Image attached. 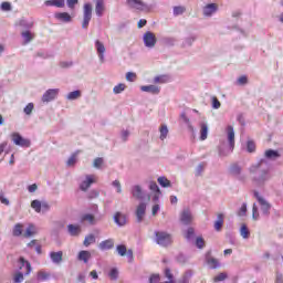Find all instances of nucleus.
<instances>
[{
  "label": "nucleus",
  "mask_w": 283,
  "mask_h": 283,
  "mask_svg": "<svg viewBox=\"0 0 283 283\" xmlns=\"http://www.w3.org/2000/svg\"><path fill=\"white\" fill-rule=\"evenodd\" d=\"M240 234L247 239L249 238V228L247 227V223H243L240 228Z\"/></svg>",
  "instance_id": "3c124183"
},
{
  "label": "nucleus",
  "mask_w": 283,
  "mask_h": 283,
  "mask_svg": "<svg viewBox=\"0 0 283 283\" xmlns=\"http://www.w3.org/2000/svg\"><path fill=\"white\" fill-rule=\"evenodd\" d=\"M186 10L187 9L182 6L174 7L172 14L174 17H180V14H185Z\"/></svg>",
  "instance_id": "58836bf2"
},
{
  "label": "nucleus",
  "mask_w": 283,
  "mask_h": 283,
  "mask_svg": "<svg viewBox=\"0 0 283 283\" xmlns=\"http://www.w3.org/2000/svg\"><path fill=\"white\" fill-rule=\"evenodd\" d=\"M49 258L53 264H61L63 262V251L50 252Z\"/></svg>",
  "instance_id": "aec40b11"
},
{
  "label": "nucleus",
  "mask_w": 283,
  "mask_h": 283,
  "mask_svg": "<svg viewBox=\"0 0 283 283\" xmlns=\"http://www.w3.org/2000/svg\"><path fill=\"white\" fill-rule=\"evenodd\" d=\"M54 19L61 21L62 23H72V15L67 12H56L54 13Z\"/></svg>",
  "instance_id": "a211bd4d"
},
{
  "label": "nucleus",
  "mask_w": 283,
  "mask_h": 283,
  "mask_svg": "<svg viewBox=\"0 0 283 283\" xmlns=\"http://www.w3.org/2000/svg\"><path fill=\"white\" fill-rule=\"evenodd\" d=\"M159 133H160V140H165V138H167L168 134H169V128H167V125H161L159 128Z\"/></svg>",
  "instance_id": "4c0bfd02"
},
{
  "label": "nucleus",
  "mask_w": 283,
  "mask_h": 283,
  "mask_svg": "<svg viewBox=\"0 0 283 283\" xmlns=\"http://www.w3.org/2000/svg\"><path fill=\"white\" fill-rule=\"evenodd\" d=\"M91 259H92V253L90 251L82 250L78 252L77 260H80V262H84V264H87Z\"/></svg>",
  "instance_id": "4be33fe9"
},
{
  "label": "nucleus",
  "mask_w": 283,
  "mask_h": 283,
  "mask_svg": "<svg viewBox=\"0 0 283 283\" xmlns=\"http://www.w3.org/2000/svg\"><path fill=\"white\" fill-rule=\"evenodd\" d=\"M24 114L27 116H31L32 115V112H34V103H29L24 109H23Z\"/></svg>",
  "instance_id": "de8ad7c7"
},
{
  "label": "nucleus",
  "mask_w": 283,
  "mask_h": 283,
  "mask_svg": "<svg viewBox=\"0 0 283 283\" xmlns=\"http://www.w3.org/2000/svg\"><path fill=\"white\" fill-rule=\"evenodd\" d=\"M74 65V62L72 61H61L59 63V66L62 67L63 70H67V67H72Z\"/></svg>",
  "instance_id": "5fc2aeb1"
},
{
  "label": "nucleus",
  "mask_w": 283,
  "mask_h": 283,
  "mask_svg": "<svg viewBox=\"0 0 283 283\" xmlns=\"http://www.w3.org/2000/svg\"><path fill=\"white\" fill-rule=\"evenodd\" d=\"M226 132L228 144L223 143L219 147V156L221 158H226V156L233 154V149H235V132L233 130V126H228Z\"/></svg>",
  "instance_id": "f257e3e1"
},
{
  "label": "nucleus",
  "mask_w": 283,
  "mask_h": 283,
  "mask_svg": "<svg viewBox=\"0 0 283 283\" xmlns=\"http://www.w3.org/2000/svg\"><path fill=\"white\" fill-rule=\"evenodd\" d=\"M254 198H256L259 205H261V208L264 213H269V210L271 209V203H268L264 198L260 196V192L254 191Z\"/></svg>",
  "instance_id": "dca6fc26"
},
{
  "label": "nucleus",
  "mask_w": 283,
  "mask_h": 283,
  "mask_svg": "<svg viewBox=\"0 0 283 283\" xmlns=\"http://www.w3.org/2000/svg\"><path fill=\"white\" fill-rule=\"evenodd\" d=\"M271 178V175L269 174V170H263L258 177V182H266Z\"/></svg>",
  "instance_id": "e433bc0d"
},
{
  "label": "nucleus",
  "mask_w": 283,
  "mask_h": 283,
  "mask_svg": "<svg viewBox=\"0 0 283 283\" xmlns=\"http://www.w3.org/2000/svg\"><path fill=\"white\" fill-rule=\"evenodd\" d=\"M196 247L197 249H205V239L202 237L196 239Z\"/></svg>",
  "instance_id": "680f3d73"
},
{
  "label": "nucleus",
  "mask_w": 283,
  "mask_h": 283,
  "mask_svg": "<svg viewBox=\"0 0 283 283\" xmlns=\"http://www.w3.org/2000/svg\"><path fill=\"white\" fill-rule=\"evenodd\" d=\"M23 275H25L24 272H18L14 277H13V282L14 283H21L23 282Z\"/></svg>",
  "instance_id": "13d9d810"
},
{
  "label": "nucleus",
  "mask_w": 283,
  "mask_h": 283,
  "mask_svg": "<svg viewBox=\"0 0 283 283\" xmlns=\"http://www.w3.org/2000/svg\"><path fill=\"white\" fill-rule=\"evenodd\" d=\"M196 35H190L188 38H186L182 42V46L184 48H191L193 45V43L196 42Z\"/></svg>",
  "instance_id": "72a5a7b5"
},
{
  "label": "nucleus",
  "mask_w": 283,
  "mask_h": 283,
  "mask_svg": "<svg viewBox=\"0 0 283 283\" xmlns=\"http://www.w3.org/2000/svg\"><path fill=\"white\" fill-rule=\"evenodd\" d=\"M116 251L122 256L127 254V248L125 245H117Z\"/></svg>",
  "instance_id": "e2e57ef3"
},
{
  "label": "nucleus",
  "mask_w": 283,
  "mask_h": 283,
  "mask_svg": "<svg viewBox=\"0 0 283 283\" xmlns=\"http://www.w3.org/2000/svg\"><path fill=\"white\" fill-rule=\"evenodd\" d=\"M147 211V205L145 202H140L136 208V218L137 222H143L145 218V213Z\"/></svg>",
  "instance_id": "2eb2a0df"
},
{
  "label": "nucleus",
  "mask_w": 283,
  "mask_h": 283,
  "mask_svg": "<svg viewBox=\"0 0 283 283\" xmlns=\"http://www.w3.org/2000/svg\"><path fill=\"white\" fill-rule=\"evenodd\" d=\"M11 138L14 145H17L18 147H30L31 145L30 139L23 138L19 133H13L11 135Z\"/></svg>",
  "instance_id": "423d86ee"
},
{
  "label": "nucleus",
  "mask_w": 283,
  "mask_h": 283,
  "mask_svg": "<svg viewBox=\"0 0 283 283\" xmlns=\"http://www.w3.org/2000/svg\"><path fill=\"white\" fill-rule=\"evenodd\" d=\"M209 134V125L207 123H200V140H207V136Z\"/></svg>",
  "instance_id": "bb28decb"
},
{
  "label": "nucleus",
  "mask_w": 283,
  "mask_h": 283,
  "mask_svg": "<svg viewBox=\"0 0 283 283\" xmlns=\"http://www.w3.org/2000/svg\"><path fill=\"white\" fill-rule=\"evenodd\" d=\"M39 233V228L34 223H30L24 232V238H32Z\"/></svg>",
  "instance_id": "5701e85b"
},
{
  "label": "nucleus",
  "mask_w": 283,
  "mask_h": 283,
  "mask_svg": "<svg viewBox=\"0 0 283 283\" xmlns=\"http://www.w3.org/2000/svg\"><path fill=\"white\" fill-rule=\"evenodd\" d=\"M238 216H239L240 218L247 216V203H243V205L241 206V208H240L239 211H238Z\"/></svg>",
  "instance_id": "338daca9"
},
{
  "label": "nucleus",
  "mask_w": 283,
  "mask_h": 283,
  "mask_svg": "<svg viewBox=\"0 0 283 283\" xmlns=\"http://www.w3.org/2000/svg\"><path fill=\"white\" fill-rule=\"evenodd\" d=\"M67 232L73 238H76V235H81V226L77 224H69L67 226Z\"/></svg>",
  "instance_id": "393cba45"
},
{
  "label": "nucleus",
  "mask_w": 283,
  "mask_h": 283,
  "mask_svg": "<svg viewBox=\"0 0 283 283\" xmlns=\"http://www.w3.org/2000/svg\"><path fill=\"white\" fill-rule=\"evenodd\" d=\"M81 222H88V224H96V219L93 214L86 213L81 217Z\"/></svg>",
  "instance_id": "473e14b6"
},
{
  "label": "nucleus",
  "mask_w": 283,
  "mask_h": 283,
  "mask_svg": "<svg viewBox=\"0 0 283 283\" xmlns=\"http://www.w3.org/2000/svg\"><path fill=\"white\" fill-rule=\"evenodd\" d=\"M103 163H104L103 158L97 157L93 161V167H95V169H101V167H103Z\"/></svg>",
  "instance_id": "6e6d98bb"
},
{
  "label": "nucleus",
  "mask_w": 283,
  "mask_h": 283,
  "mask_svg": "<svg viewBox=\"0 0 283 283\" xmlns=\"http://www.w3.org/2000/svg\"><path fill=\"white\" fill-rule=\"evenodd\" d=\"M140 91L147 92L148 94H160V87L154 84L140 86Z\"/></svg>",
  "instance_id": "412c9836"
},
{
  "label": "nucleus",
  "mask_w": 283,
  "mask_h": 283,
  "mask_svg": "<svg viewBox=\"0 0 283 283\" xmlns=\"http://www.w3.org/2000/svg\"><path fill=\"white\" fill-rule=\"evenodd\" d=\"M96 182V176L94 175H86L85 178L80 184L81 191H87L92 185Z\"/></svg>",
  "instance_id": "6e6552de"
},
{
  "label": "nucleus",
  "mask_w": 283,
  "mask_h": 283,
  "mask_svg": "<svg viewBox=\"0 0 283 283\" xmlns=\"http://www.w3.org/2000/svg\"><path fill=\"white\" fill-rule=\"evenodd\" d=\"M149 189L150 191H155V193H160V188H158V184L155 181L149 182Z\"/></svg>",
  "instance_id": "bf43d9fd"
},
{
  "label": "nucleus",
  "mask_w": 283,
  "mask_h": 283,
  "mask_svg": "<svg viewBox=\"0 0 283 283\" xmlns=\"http://www.w3.org/2000/svg\"><path fill=\"white\" fill-rule=\"evenodd\" d=\"M21 36H22V39H23V44L24 45H28V43H30L31 41H33V39H34V33L33 32H31V31H23L22 33H21Z\"/></svg>",
  "instance_id": "c85d7f7f"
},
{
  "label": "nucleus",
  "mask_w": 283,
  "mask_h": 283,
  "mask_svg": "<svg viewBox=\"0 0 283 283\" xmlns=\"http://www.w3.org/2000/svg\"><path fill=\"white\" fill-rule=\"evenodd\" d=\"M207 167V164L201 163L196 168V176H202V172L205 171V168Z\"/></svg>",
  "instance_id": "603ef678"
},
{
  "label": "nucleus",
  "mask_w": 283,
  "mask_h": 283,
  "mask_svg": "<svg viewBox=\"0 0 283 283\" xmlns=\"http://www.w3.org/2000/svg\"><path fill=\"white\" fill-rule=\"evenodd\" d=\"M81 95H82L81 91H73L66 95V99L67 101H77V98H81Z\"/></svg>",
  "instance_id": "c9c22d12"
},
{
  "label": "nucleus",
  "mask_w": 283,
  "mask_h": 283,
  "mask_svg": "<svg viewBox=\"0 0 283 283\" xmlns=\"http://www.w3.org/2000/svg\"><path fill=\"white\" fill-rule=\"evenodd\" d=\"M157 182L160 185V187H171V181H169V179L166 177H159Z\"/></svg>",
  "instance_id": "37998d69"
},
{
  "label": "nucleus",
  "mask_w": 283,
  "mask_h": 283,
  "mask_svg": "<svg viewBox=\"0 0 283 283\" xmlns=\"http://www.w3.org/2000/svg\"><path fill=\"white\" fill-rule=\"evenodd\" d=\"M191 275H193L191 271H187L185 275L179 280V283H189Z\"/></svg>",
  "instance_id": "8fccbe9b"
},
{
  "label": "nucleus",
  "mask_w": 283,
  "mask_h": 283,
  "mask_svg": "<svg viewBox=\"0 0 283 283\" xmlns=\"http://www.w3.org/2000/svg\"><path fill=\"white\" fill-rule=\"evenodd\" d=\"M192 221L193 214H191V210L184 209L180 213V222H182V224H191Z\"/></svg>",
  "instance_id": "4468645a"
},
{
  "label": "nucleus",
  "mask_w": 283,
  "mask_h": 283,
  "mask_svg": "<svg viewBox=\"0 0 283 283\" xmlns=\"http://www.w3.org/2000/svg\"><path fill=\"white\" fill-rule=\"evenodd\" d=\"M108 277L109 280H113V281L118 280V269L116 268L111 269V271L108 272Z\"/></svg>",
  "instance_id": "a18cd8bd"
},
{
  "label": "nucleus",
  "mask_w": 283,
  "mask_h": 283,
  "mask_svg": "<svg viewBox=\"0 0 283 283\" xmlns=\"http://www.w3.org/2000/svg\"><path fill=\"white\" fill-rule=\"evenodd\" d=\"M12 235L14 238H21L23 235V224L22 223H15L12 230Z\"/></svg>",
  "instance_id": "c756f323"
},
{
  "label": "nucleus",
  "mask_w": 283,
  "mask_h": 283,
  "mask_svg": "<svg viewBox=\"0 0 283 283\" xmlns=\"http://www.w3.org/2000/svg\"><path fill=\"white\" fill-rule=\"evenodd\" d=\"M18 269L21 271V273H24V275H30V273H32V265H30V262L23 258L19 259Z\"/></svg>",
  "instance_id": "9d476101"
},
{
  "label": "nucleus",
  "mask_w": 283,
  "mask_h": 283,
  "mask_svg": "<svg viewBox=\"0 0 283 283\" xmlns=\"http://www.w3.org/2000/svg\"><path fill=\"white\" fill-rule=\"evenodd\" d=\"M206 264L208 269H220V261L218 259L211 256V252L206 254Z\"/></svg>",
  "instance_id": "ddd939ff"
},
{
  "label": "nucleus",
  "mask_w": 283,
  "mask_h": 283,
  "mask_svg": "<svg viewBox=\"0 0 283 283\" xmlns=\"http://www.w3.org/2000/svg\"><path fill=\"white\" fill-rule=\"evenodd\" d=\"M95 49L101 63H105V44L99 40L95 41Z\"/></svg>",
  "instance_id": "f8f14e48"
},
{
  "label": "nucleus",
  "mask_w": 283,
  "mask_h": 283,
  "mask_svg": "<svg viewBox=\"0 0 283 283\" xmlns=\"http://www.w3.org/2000/svg\"><path fill=\"white\" fill-rule=\"evenodd\" d=\"M222 224H224V214L220 213L217 217V221L214 222L216 231H220L222 229Z\"/></svg>",
  "instance_id": "2f4dec72"
},
{
  "label": "nucleus",
  "mask_w": 283,
  "mask_h": 283,
  "mask_svg": "<svg viewBox=\"0 0 283 283\" xmlns=\"http://www.w3.org/2000/svg\"><path fill=\"white\" fill-rule=\"evenodd\" d=\"M154 240L159 247H169L174 242L171 234L165 231H155Z\"/></svg>",
  "instance_id": "f03ea898"
},
{
  "label": "nucleus",
  "mask_w": 283,
  "mask_h": 283,
  "mask_svg": "<svg viewBox=\"0 0 283 283\" xmlns=\"http://www.w3.org/2000/svg\"><path fill=\"white\" fill-rule=\"evenodd\" d=\"M101 251H109V249H114V239H107L102 241L98 245Z\"/></svg>",
  "instance_id": "b1692460"
},
{
  "label": "nucleus",
  "mask_w": 283,
  "mask_h": 283,
  "mask_svg": "<svg viewBox=\"0 0 283 283\" xmlns=\"http://www.w3.org/2000/svg\"><path fill=\"white\" fill-rule=\"evenodd\" d=\"M126 6L130 10H138L139 12H142L143 10H145V8H147V4H145L143 0H126Z\"/></svg>",
  "instance_id": "1a4fd4ad"
},
{
  "label": "nucleus",
  "mask_w": 283,
  "mask_h": 283,
  "mask_svg": "<svg viewBox=\"0 0 283 283\" xmlns=\"http://www.w3.org/2000/svg\"><path fill=\"white\" fill-rule=\"evenodd\" d=\"M94 242H96V237H94V234H88L85 237L84 239V247H90V244H94Z\"/></svg>",
  "instance_id": "ea45409f"
},
{
  "label": "nucleus",
  "mask_w": 283,
  "mask_h": 283,
  "mask_svg": "<svg viewBox=\"0 0 283 283\" xmlns=\"http://www.w3.org/2000/svg\"><path fill=\"white\" fill-rule=\"evenodd\" d=\"M145 48H149L150 50L156 48L157 39L156 34L151 31H147L143 36Z\"/></svg>",
  "instance_id": "39448f33"
},
{
  "label": "nucleus",
  "mask_w": 283,
  "mask_h": 283,
  "mask_svg": "<svg viewBox=\"0 0 283 283\" xmlns=\"http://www.w3.org/2000/svg\"><path fill=\"white\" fill-rule=\"evenodd\" d=\"M247 83H249V77H247V75H242L238 77L235 85H239L240 87H242V85H247Z\"/></svg>",
  "instance_id": "49530a36"
},
{
  "label": "nucleus",
  "mask_w": 283,
  "mask_h": 283,
  "mask_svg": "<svg viewBox=\"0 0 283 283\" xmlns=\"http://www.w3.org/2000/svg\"><path fill=\"white\" fill-rule=\"evenodd\" d=\"M227 280V273H220L214 276L213 282H224Z\"/></svg>",
  "instance_id": "69168bd1"
},
{
  "label": "nucleus",
  "mask_w": 283,
  "mask_h": 283,
  "mask_svg": "<svg viewBox=\"0 0 283 283\" xmlns=\"http://www.w3.org/2000/svg\"><path fill=\"white\" fill-rule=\"evenodd\" d=\"M130 193H132L133 198H135L136 200L145 199V190H143V187L140 185L132 186Z\"/></svg>",
  "instance_id": "9b49d317"
},
{
  "label": "nucleus",
  "mask_w": 283,
  "mask_h": 283,
  "mask_svg": "<svg viewBox=\"0 0 283 283\" xmlns=\"http://www.w3.org/2000/svg\"><path fill=\"white\" fill-rule=\"evenodd\" d=\"M126 81H128L129 83H134V81H136V73L134 72L126 73Z\"/></svg>",
  "instance_id": "0e129e2a"
},
{
  "label": "nucleus",
  "mask_w": 283,
  "mask_h": 283,
  "mask_svg": "<svg viewBox=\"0 0 283 283\" xmlns=\"http://www.w3.org/2000/svg\"><path fill=\"white\" fill-rule=\"evenodd\" d=\"M150 283H159L160 282V274H153L149 277Z\"/></svg>",
  "instance_id": "774afa93"
},
{
  "label": "nucleus",
  "mask_w": 283,
  "mask_h": 283,
  "mask_svg": "<svg viewBox=\"0 0 283 283\" xmlns=\"http://www.w3.org/2000/svg\"><path fill=\"white\" fill-rule=\"evenodd\" d=\"M230 174L232 176H240L242 174V167H240V165H238V164H233L230 167Z\"/></svg>",
  "instance_id": "f704fd0d"
},
{
  "label": "nucleus",
  "mask_w": 283,
  "mask_h": 283,
  "mask_svg": "<svg viewBox=\"0 0 283 283\" xmlns=\"http://www.w3.org/2000/svg\"><path fill=\"white\" fill-rule=\"evenodd\" d=\"M127 88V85L119 83L117 85L114 86L113 92L115 94H123V92H125V90Z\"/></svg>",
  "instance_id": "79ce46f5"
},
{
  "label": "nucleus",
  "mask_w": 283,
  "mask_h": 283,
  "mask_svg": "<svg viewBox=\"0 0 283 283\" xmlns=\"http://www.w3.org/2000/svg\"><path fill=\"white\" fill-rule=\"evenodd\" d=\"M193 238H196V231L193 230V228H188V230L186 231V239L193 240Z\"/></svg>",
  "instance_id": "864d4df0"
},
{
  "label": "nucleus",
  "mask_w": 283,
  "mask_h": 283,
  "mask_svg": "<svg viewBox=\"0 0 283 283\" xmlns=\"http://www.w3.org/2000/svg\"><path fill=\"white\" fill-rule=\"evenodd\" d=\"M265 158H268V160H277V158H280V151L274 150V149H268L264 153Z\"/></svg>",
  "instance_id": "a878e982"
},
{
  "label": "nucleus",
  "mask_w": 283,
  "mask_h": 283,
  "mask_svg": "<svg viewBox=\"0 0 283 283\" xmlns=\"http://www.w3.org/2000/svg\"><path fill=\"white\" fill-rule=\"evenodd\" d=\"M38 280H40L41 282H45V280H50V273H48L45 271H39Z\"/></svg>",
  "instance_id": "c03bdc74"
},
{
  "label": "nucleus",
  "mask_w": 283,
  "mask_h": 283,
  "mask_svg": "<svg viewBox=\"0 0 283 283\" xmlns=\"http://www.w3.org/2000/svg\"><path fill=\"white\" fill-rule=\"evenodd\" d=\"M92 21V3L87 2L83 7V30H87L90 22Z\"/></svg>",
  "instance_id": "20e7f679"
},
{
  "label": "nucleus",
  "mask_w": 283,
  "mask_h": 283,
  "mask_svg": "<svg viewBox=\"0 0 283 283\" xmlns=\"http://www.w3.org/2000/svg\"><path fill=\"white\" fill-rule=\"evenodd\" d=\"M31 209L35 211V213H41V201L35 199L31 202Z\"/></svg>",
  "instance_id": "a19ab883"
},
{
  "label": "nucleus",
  "mask_w": 283,
  "mask_h": 283,
  "mask_svg": "<svg viewBox=\"0 0 283 283\" xmlns=\"http://www.w3.org/2000/svg\"><path fill=\"white\" fill-rule=\"evenodd\" d=\"M112 187H114V189H116V193H123V186L120 185L119 180H114L112 182Z\"/></svg>",
  "instance_id": "09e8293b"
},
{
  "label": "nucleus",
  "mask_w": 283,
  "mask_h": 283,
  "mask_svg": "<svg viewBox=\"0 0 283 283\" xmlns=\"http://www.w3.org/2000/svg\"><path fill=\"white\" fill-rule=\"evenodd\" d=\"M0 8L3 12H10V10H12V4H10V2H2Z\"/></svg>",
  "instance_id": "052dcab7"
},
{
  "label": "nucleus",
  "mask_w": 283,
  "mask_h": 283,
  "mask_svg": "<svg viewBox=\"0 0 283 283\" xmlns=\"http://www.w3.org/2000/svg\"><path fill=\"white\" fill-rule=\"evenodd\" d=\"M46 8H65V0H45Z\"/></svg>",
  "instance_id": "6ab92c4d"
},
{
  "label": "nucleus",
  "mask_w": 283,
  "mask_h": 283,
  "mask_svg": "<svg viewBox=\"0 0 283 283\" xmlns=\"http://www.w3.org/2000/svg\"><path fill=\"white\" fill-rule=\"evenodd\" d=\"M220 10V6L216 2L207 3L202 7V17L206 19H211L214 14H218V11Z\"/></svg>",
  "instance_id": "7ed1b4c3"
},
{
  "label": "nucleus",
  "mask_w": 283,
  "mask_h": 283,
  "mask_svg": "<svg viewBox=\"0 0 283 283\" xmlns=\"http://www.w3.org/2000/svg\"><path fill=\"white\" fill-rule=\"evenodd\" d=\"M113 220L117 227H125V224H127V216L122 212H116L113 217Z\"/></svg>",
  "instance_id": "f3484780"
},
{
  "label": "nucleus",
  "mask_w": 283,
  "mask_h": 283,
  "mask_svg": "<svg viewBox=\"0 0 283 283\" xmlns=\"http://www.w3.org/2000/svg\"><path fill=\"white\" fill-rule=\"evenodd\" d=\"M76 154H73L66 161L67 167H74L76 165Z\"/></svg>",
  "instance_id": "4d7b16f0"
},
{
  "label": "nucleus",
  "mask_w": 283,
  "mask_h": 283,
  "mask_svg": "<svg viewBox=\"0 0 283 283\" xmlns=\"http://www.w3.org/2000/svg\"><path fill=\"white\" fill-rule=\"evenodd\" d=\"M153 82L158 85H164L165 83H169L168 75H157L154 77Z\"/></svg>",
  "instance_id": "7c9ffc66"
},
{
  "label": "nucleus",
  "mask_w": 283,
  "mask_h": 283,
  "mask_svg": "<svg viewBox=\"0 0 283 283\" xmlns=\"http://www.w3.org/2000/svg\"><path fill=\"white\" fill-rule=\"evenodd\" d=\"M103 12H105V2H103V0H97L95 6V13L97 17H103Z\"/></svg>",
  "instance_id": "cd10ccee"
},
{
  "label": "nucleus",
  "mask_w": 283,
  "mask_h": 283,
  "mask_svg": "<svg viewBox=\"0 0 283 283\" xmlns=\"http://www.w3.org/2000/svg\"><path fill=\"white\" fill-rule=\"evenodd\" d=\"M59 88H49L42 95V103H52V101H55L56 96H59Z\"/></svg>",
  "instance_id": "0eeeda50"
}]
</instances>
